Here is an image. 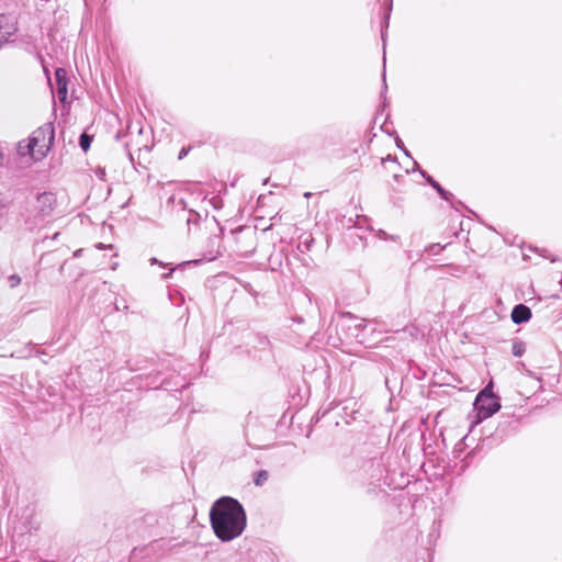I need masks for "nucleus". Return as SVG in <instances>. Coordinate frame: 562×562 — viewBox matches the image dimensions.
Wrapping results in <instances>:
<instances>
[{
  "mask_svg": "<svg viewBox=\"0 0 562 562\" xmlns=\"http://www.w3.org/2000/svg\"><path fill=\"white\" fill-rule=\"evenodd\" d=\"M80 147L82 148L83 151H87L90 147V144H91V138L87 135V134H82L80 136Z\"/></svg>",
  "mask_w": 562,
  "mask_h": 562,
  "instance_id": "nucleus-10",
  "label": "nucleus"
},
{
  "mask_svg": "<svg viewBox=\"0 0 562 562\" xmlns=\"http://www.w3.org/2000/svg\"><path fill=\"white\" fill-rule=\"evenodd\" d=\"M513 355L516 356V357H520L524 355L525 350H526V347H525V344L524 342H520V341H517L513 345Z\"/></svg>",
  "mask_w": 562,
  "mask_h": 562,
  "instance_id": "nucleus-9",
  "label": "nucleus"
},
{
  "mask_svg": "<svg viewBox=\"0 0 562 562\" xmlns=\"http://www.w3.org/2000/svg\"><path fill=\"white\" fill-rule=\"evenodd\" d=\"M268 480V472L267 471H259L256 473L255 476V483L256 485H261Z\"/></svg>",
  "mask_w": 562,
  "mask_h": 562,
  "instance_id": "nucleus-11",
  "label": "nucleus"
},
{
  "mask_svg": "<svg viewBox=\"0 0 562 562\" xmlns=\"http://www.w3.org/2000/svg\"><path fill=\"white\" fill-rule=\"evenodd\" d=\"M432 186H434L435 188H437V190H438L441 194H443V191L441 190V188H440L438 184L432 183Z\"/></svg>",
  "mask_w": 562,
  "mask_h": 562,
  "instance_id": "nucleus-12",
  "label": "nucleus"
},
{
  "mask_svg": "<svg viewBox=\"0 0 562 562\" xmlns=\"http://www.w3.org/2000/svg\"><path fill=\"white\" fill-rule=\"evenodd\" d=\"M157 262V259L156 258H153L151 259V263H156Z\"/></svg>",
  "mask_w": 562,
  "mask_h": 562,
  "instance_id": "nucleus-13",
  "label": "nucleus"
},
{
  "mask_svg": "<svg viewBox=\"0 0 562 562\" xmlns=\"http://www.w3.org/2000/svg\"><path fill=\"white\" fill-rule=\"evenodd\" d=\"M474 408L476 411L474 424L481 423L483 419L491 417L499 411L501 404L492 392V383L477 394Z\"/></svg>",
  "mask_w": 562,
  "mask_h": 562,
  "instance_id": "nucleus-3",
  "label": "nucleus"
},
{
  "mask_svg": "<svg viewBox=\"0 0 562 562\" xmlns=\"http://www.w3.org/2000/svg\"><path fill=\"white\" fill-rule=\"evenodd\" d=\"M29 138L26 140H22L18 144V154L21 156V157H25V156H30L31 157V151L29 150Z\"/></svg>",
  "mask_w": 562,
  "mask_h": 562,
  "instance_id": "nucleus-8",
  "label": "nucleus"
},
{
  "mask_svg": "<svg viewBox=\"0 0 562 562\" xmlns=\"http://www.w3.org/2000/svg\"><path fill=\"white\" fill-rule=\"evenodd\" d=\"M18 31V22L13 16L0 15V45L7 43Z\"/></svg>",
  "mask_w": 562,
  "mask_h": 562,
  "instance_id": "nucleus-4",
  "label": "nucleus"
},
{
  "mask_svg": "<svg viewBox=\"0 0 562 562\" xmlns=\"http://www.w3.org/2000/svg\"><path fill=\"white\" fill-rule=\"evenodd\" d=\"M67 74L63 68H58L55 71V80L57 86V92L60 101H65L67 98Z\"/></svg>",
  "mask_w": 562,
  "mask_h": 562,
  "instance_id": "nucleus-6",
  "label": "nucleus"
},
{
  "mask_svg": "<svg viewBox=\"0 0 562 562\" xmlns=\"http://www.w3.org/2000/svg\"><path fill=\"white\" fill-rule=\"evenodd\" d=\"M56 205V198L53 193H42L37 198V209L44 216L49 215Z\"/></svg>",
  "mask_w": 562,
  "mask_h": 562,
  "instance_id": "nucleus-5",
  "label": "nucleus"
},
{
  "mask_svg": "<svg viewBox=\"0 0 562 562\" xmlns=\"http://www.w3.org/2000/svg\"><path fill=\"white\" fill-rule=\"evenodd\" d=\"M210 520L215 536L222 541L239 537L247 521L243 506L232 497H222L212 505Z\"/></svg>",
  "mask_w": 562,
  "mask_h": 562,
  "instance_id": "nucleus-1",
  "label": "nucleus"
},
{
  "mask_svg": "<svg viewBox=\"0 0 562 562\" xmlns=\"http://www.w3.org/2000/svg\"><path fill=\"white\" fill-rule=\"evenodd\" d=\"M54 139V131L49 125H44L35 130L29 137V150L31 159L42 160L48 153Z\"/></svg>",
  "mask_w": 562,
  "mask_h": 562,
  "instance_id": "nucleus-2",
  "label": "nucleus"
},
{
  "mask_svg": "<svg viewBox=\"0 0 562 562\" xmlns=\"http://www.w3.org/2000/svg\"><path fill=\"white\" fill-rule=\"evenodd\" d=\"M531 317V311L528 306L524 304H518L514 307L512 312V321L515 324H521L528 322Z\"/></svg>",
  "mask_w": 562,
  "mask_h": 562,
  "instance_id": "nucleus-7",
  "label": "nucleus"
}]
</instances>
